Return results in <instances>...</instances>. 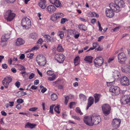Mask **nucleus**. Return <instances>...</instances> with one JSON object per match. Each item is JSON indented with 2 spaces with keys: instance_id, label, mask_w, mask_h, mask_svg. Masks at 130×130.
Returning <instances> with one entry per match:
<instances>
[{
  "instance_id": "nucleus-1",
  "label": "nucleus",
  "mask_w": 130,
  "mask_h": 130,
  "mask_svg": "<svg viewBox=\"0 0 130 130\" xmlns=\"http://www.w3.org/2000/svg\"><path fill=\"white\" fill-rule=\"evenodd\" d=\"M115 3H111L109 4V7L111 8H114L116 12H119L121 8L123 7L125 5L124 2L122 0H115Z\"/></svg>"
},
{
  "instance_id": "nucleus-2",
  "label": "nucleus",
  "mask_w": 130,
  "mask_h": 130,
  "mask_svg": "<svg viewBox=\"0 0 130 130\" xmlns=\"http://www.w3.org/2000/svg\"><path fill=\"white\" fill-rule=\"evenodd\" d=\"M115 83L114 80V81L107 83V85L108 86H112L110 88L109 91L112 95L116 96L119 94L120 92V89L118 86H112Z\"/></svg>"
},
{
  "instance_id": "nucleus-3",
  "label": "nucleus",
  "mask_w": 130,
  "mask_h": 130,
  "mask_svg": "<svg viewBox=\"0 0 130 130\" xmlns=\"http://www.w3.org/2000/svg\"><path fill=\"white\" fill-rule=\"evenodd\" d=\"M36 61L38 65L41 66H44L46 63V58L42 55H38L36 58Z\"/></svg>"
},
{
  "instance_id": "nucleus-4",
  "label": "nucleus",
  "mask_w": 130,
  "mask_h": 130,
  "mask_svg": "<svg viewBox=\"0 0 130 130\" xmlns=\"http://www.w3.org/2000/svg\"><path fill=\"white\" fill-rule=\"evenodd\" d=\"M15 14L12 12L10 10L7 11L4 14L5 19L8 22L11 21L15 18Z\"/></svg>"
},
{
  "instance_id": "nucleus-5",
  "label": "nucleus",
  "mask_w": 130,
  "mask_h": 130,
  "mask_svg": "<svg viewBox=\"0 0 130 130\" xmlns=\"http://www.w3.org/2000/svg\"><path fill=\"white\" fill-rule=\"evenodd\" d=\"M21 24L24 29H28L31 26L30 20L27 18H24L22 20Z\"/></svg>"
},
{
  "instance_id": "nucleus-6",
  "label": "nucleus",
  "mask_w": 130,
  "mask_h": 130,
  "mask_svg": "<svg viewBox=\"0 0 130 130\" xmlns=\"http://www.w3.org/2000/svg\"><path fill=\"white\" fill-rule=\"evenodd\" d=\"M120 101L123 105L129 104L130 103V96L127 95H122L121 97Z\"/></svg>"
},
{
  "instance_id": "nucleus-7",
  "label": "nucleus",
  "mask_w": 130,
  "mask_h": 130,
  "mask_svg": "<svg viewBox=\"0 0 130 130\" xmlns=\"http://www.w3.org/2000/svg\"><path fill=\"white\" fill-rule=\"evenodd\" d=\"M102 109L104 115L105 116H107L110 112L111 107L108 104H104L102 106Z\"/></svg>"
},
{
  "instance_id": "nucleus-8",
  "label": "nucleus",
  "mask_w": 130,
  "mask_h": 130,
  "mask_svg": "<svg viewBox=\"0 0 130 130\" xmlns=\"http://www.w3.org/2000/svg\"><path fill=\"white\" fill-rule=\"evenodd\" d=\"M94 62L95 66L99 68L101 66L103 62V59L102 57L99 56L97 57L94 60Z\"/></svg>"
},
{
  "instance_id": "nucleus-9",
  "label": "nucleus",
  "mask_w": 130,
  "mask_h": 130,
  "mask_svg": "<svg viewBox=\"0 0 130 130\" xmlns=\"http://www.w3.org/2000/svg\"><path fill=\"white\" fill-rule=\"evenodd\" d=\"M118 61L121 64H123L126 61L125 55L123 52L119 53L118 56Z\"/></svg>"
},
{
  "instance_id": "nucleus-10",
  "label": "nucleus",
  "mask_w": 130,
  "mask_h": 130,
  "mask_svg": "<svg viewBox=\"0 0 130 130\" xmlns=\"http://www.w3.org/2000/svg\"><path fill=\"white\" fill-rule=\"evenodd\" d=\"M109 8H106L105 9V13L106 16L109 18H112L114 15V11L116 12V11L114 8H111L109 6Z\"/></svg>"
},
{
  "instance_id": "nucleus-11",
  "label": "nucleus",
  "mask_w": 130,
  "mask_h": 130,
  "mask_svg": "<svg viewBox=\"0 0 130 130\" xmlns=\"http://www.w3.org/2000/svg\"><path fill=\"white\" fill-rule=\"evenodd\" d=\"M55 58L58 62L62 63L65 59V56L62 54H58L55 56Z\"/></svg>"
},
{
  "instance_id": "nucleus-12",
  "label": "nucleus",
  "mask_w": 130,
  "mask_h": 130,
  "mask_svg": "<svg viewBox=\"0 0 130 130\" xmlns=\"http://www.w3.org/2000/svg\"><path fill=\"white\" fill-rule=\"evenodd\" d=\"M120 82L121 84L123 86H128L130 83L129 79L125 76H123L121 78Z\"/></svg>"
},
{
  "instance_id": "nucleus-13",
  "label": "nucleus",
  "mask_w": 130,
  "mask_h": 130,
  "mask_svg": "<svg viewBox=\"0 0 130 130\" xmlns=\"http://www.w3.org/2000/svg\"><path fill=\"white\" fill-rule=\"evenodd\" d=\"M92 120L93 125L94 124H97L100 121L101 117L99 116L93 115L92 117Z\"/></svg>"
},
{
  "instance_id": "nucleus-14",
  "label": "nucleus",
  "mask_w": 130,
  "mask_h": 130,
  "mask_svg": "<svg viewBox=\"0 0 130 130\" xmlns=\"http://www.w3.org/2000/svg\"><path fill=\"white\" fill-rule=\"evenodd\" d=\"M12 79L10 77H6L3 80L2 83L5 88H7L9 83L11 82Z\"/></svg>"
},
{
  "instance_id": "nucleus-15",
  "label": "nucleus",
  "mask_w": 130,
  "mask_h": 130,
  "mask_svg": "<svg viewBox=\"0 0 130 130\" xmlns=\"http://www.w3.org/2000/svg\"><path fill=\"white\" fill-rule=\"evenodd\" d=\"M84 121L85 123L87 125L91 126L93 125L92 123V117L86 116L84 118Z\"/></svg>"
},
{
  "instance_id": "nucleus-16",
  "label": "nucleus",
  "mask_w": 130,
  "mask_h": 130,
  "mask_svg": "<svg viewBox=\"0 0 130 130\" xmlns=\"http://www.w3.org/2000/svg\"><path fill=\"white\" fill-rule=\"evenodd\" d=\"M121 120L119 119L115 118L113 119L112 125L114 127H118L120 126Z\"/></svg>"
},
{
  "instance_id": "nucleus-17",
  "label": "nucleus",
  "mask_w": 130,
  "mask_h": 130,
  "mask_svg": "<svg viewBox=\"0 0 130 130\" xmlns=\"http://www.w3.org/2000/svg\"><path fill=\"white\" fill-rule=\"evenodd\" d=\"M56 9L55 6L53 5L48 6L46 8V10L47 11L50 13H53Z\"/></svg>"
},
{
  "instance_id": "nucleus-18",
  "label": "nucleus",
  "mask_w": 130,
  "mask_h": 130,
  "mask_svg": "<svg viewBox=\"0 0 130 130\" xmlns=\"http://www.w3.org/2000/svg\"><path fill=\"white\" fill-rule=\"evenodd\" d=\"M10 32H9L8 33H5L4 35L1 38L2 41L3 42L6 41L7 39L10 38Z\"/></svg>"
},
{
  "instance_id": "nucleus-19",
  "label": "nucleus",
  "mask_w": 130,
  "mask_h": 130,
  "mask_svg": "<svg viewBox=\"0 0 130 130\" xmlns=\"http://www.w3.org/2000/svg\"><path fill=\"white\" fill-rule=\"evenodd\" d=\"M25 41L24 40L21 38H18L15 42V45L17 46H19L24 43Z\"/></svg>"
},
{
  "instance_id": "nucleus-20",
  "label": "nucleus",
  "mask_w": 130,
  "mask_h": 130,
  "mask_svg": "<svg viewBox=\"0 0 130 130\" xmlns=\"http://www.w3.org/2000/svg\"><path fill=\"white\" fill-rule=\"evenodd\" d=\"M93 98L92 97H90L88 99V105L87 107V109L93 104Z\"/></svg>"
},
{
  "instance_id": "nucleus-21",
  "label": "nucleus",
  "mask_w": 130,
  "mask_h": 130,
  "mask_svg": "<svg viewBox=\"0 0 130 130\" xmlns=\"http://www.w3.org/2000/svg\"><path fill=\"white\" fill-rule=\"evenodd\" d=\"M45 2V0H40V1L39 4V6L41 8L44 9L46 8Z\"/></svg>"
},
{
  "instance_id": "nucleus-22",
  "label": "nucleus",
  "mask_w": 130,
  "mask_h": 130,
  "mask_svg": "<svg viewBox=\"0 0 130 130\" xmlns=\"http://www.w3.org/2000/svg\"><path fill=\"white\" fill-rule=\"evenodd\" d=\"M94 96L95 98V103H96L99 101L101 95L100 94L95 93L94 94Z\"/></svg>"
},
{
  "instance_id": "nucleus-23",
  "label": "nucleus",
  "mask_w": 130,
  "mask_h": 130,
  "mask_svg": "<svg viewBox=\"0 0 130 130\" xmlns=\"http://www.w3.org/2000/svg\"><path fill=\"white\" fill-rule=\"evenodd\" d=\"M42 36L45 38L46 41L47 42H48L51 41V38L48 35L45 34L44 33H42Z\"/></svg>"
},
{
  "instance_id": "nucleus-24",
  "label": "nucleus",
  "mask_w": 130,
  "mask_h": 130,
  "mask_svg": "<svg viewBox=\"0 0 130 130\" xmlns=\"http://www.w3.org/2000/svg\"><path fill=\"white\" fill-rule=\"evenodd\" d=\"M36 126V125L33 123H27L25 125V127L26 128H30L31 129L34 128Z\"/></svg>"
},
{
  "instance_id": "nucleus-25",
  "label": "nucleus",
  "mask_w": 130,
  "mask_h": 130,
  "mask_svg": "<svg viewBox=\"0 0 130 130\" xmlns=\"http://www.w3.org/2000/svg\"><path fill=\"white\" fill-rule=\"evenodd\" d=\"M79 96L80 99L81 101H84L86 100V96L83 94L82 93L80 94Z\"/></svg>"
},
{
  "instance_id": "nucleus-26",
  "label": "nucleus",
  "mask_w": 130,
  "mask_h": 130,
  "mask_svg": "<svg viewBox=\"0 0 130 130\" xmlns=\"http://www.w3.org/2000/svg\"><path fill=\"white\" fill-rule=\"evenodd\" d=\"M56 15V13L53 14L52 15L51 17V19L53 21H55L56 20H59L58 17Z\"/></svg>"
},
{
  "instance_id": "nucleus-27",
  "label": "nucleus",
  "mask_w": 130,
  "mask_h": 130,
  "mask_svg": "<svg viewBox=\"0 0 130 130\" xmlns=\"http://www.w3.org/2000/svg\"><path fill=\"white\" fill-rule=\"evenodd\" d=\"M93 57L91 56H86L84 60L88 62L91 63Z\"/></svg>"
},
{
  "instance_id": "nucleus-28",
  "label": "nucleus",
  "mask_w": 130,
  "mask_h": 130,
  "mask_svg": "<svg viewBox=\"0 0 130 130\" xmlns=\"http://www.w3.org/2000/svg\"><path fill=\"white\" fill-rule=\"evenodd\" d=\"M64 31L63 30L58 31L57 33V35L60 37V38L62 39L64 37Z\"/></svg>"
},
{
  "instance_id": "nucleus-29",
  "label": "nucleus",
  "mask_w": 130,
  "mask_h": 130,
  "mask_svg": "<svg viewBox=\"0 0 130 130\" xmlns=\"http://www.w3.org/2000/svg\"><path fill=\"white\" fill-rule=\"evenodd\" d=\"M79 28L81 30L85 31L87 30V27L85 25L81 24L78 26Z\"/></svg>"
},
{
  "instance_id": "nucleus-30",
  "label": "nucleus",
  "mask_w": 130,
  "mask_h": 130,
  "mask_svg": "<svg viewBox=\"0 0 130 130\" xmlns=\"http://www.w3.org/2000/svg\"><path fill=\"white\" fill-rule=\"evenodd\" d=\"M122 72L126 73H130V66H128L125 68V69H122Z\"/></svg>"
},
{
  "instance_id": "nucleus-31",
  "label": "nucleus",
  "mask_w": 130,
  "mask_h": 130,
  "mask_svg": "<svg viewBox=\"0 0 130 130\" xmlns=\"http://www.w3.org/2000/svg\"><path fill=\"white\" fill-rule=\"evenodd\" d=\"M80 63L79 57V56L76 57L74 60V63L75 66L77 65Z\"/></svg>"
},
{
  "instance_id": "nucleus-32",
  "label": "nucleus",
  "mask_w": 130,
  "mask_h": 130,
  "mask_svg": "<svg viewBox=\"0 0 130 130\" xmlns=\"http://www.w3.org/2000/svg\"><path fill=\"white\" fill-rule=\"evenodd\" d=\"M74 97V95H69L66 96L65 98V103L67 105L68 103L69 99H71Z\"/></svg>"
},
{
  "instance_id": "nucleus-33",
  "label": "nucleus",
  "mask_w": 130,
  "mask_h": 130,
  "mask_svg": "<svg viewBox=\"0 0 130 130\" xmlns=\"http://www.w3.org/2000/svg\"><path fill=\"white\" fill-rule=\"evenodd\" d=\"M119 74L118 72H116L114 73L113 77L115 79V80H117L119 79Z\"/></svg>"
},
{
  "instance_id": "nucleus-34",
  "label": "nucleus",
  "mask_w": 130,
  "mask_h": 130,
  "mask_svg": "<svg viewBox=\"0 0 130 130\" xmlns=\"http://www.w3.org/2000/svg\"><path fill=\"white\" fill-rule=\"evenodd\" d=\"M37 37V33H33L31 34L29 36L30 38L32 39H35Z\"/></svg>"
},
{
  "instance_id": "nucleus-35",
  "label": "nucleus",
  "mask_w": 130,
  "mask_h": 130,
  "mask_svg": "<svg viewBox=\"0 0 130 130\" xmlns=\"http://www.w3.org/2000/svg\"><path fill=\"white\" fill-rule=\"evenodd\" d=\"M52 76H50L47 78V79L48 80L52 81L55 80L56 78V76L55 74Z\"/></svg>"
},
{
  "instance_id": "nucleus-36",
  "label": "nucleus",
  "mask_w": 130,
  "mask_h": 130,
  "mask_svg": "<svg viewBox=\"0 0 130 130\" xmlns=\"http://www.w3.org/2000/svg\"><path fill=\"white\" fill-rule=\"evenodd\" d=\"M60 83V82L59 80H57L53 82L52 84V85L56 87H58V85Z\"/></svg>"
},
{
  "instance_id": "nucleus-37",
  "label": "nucleus",
  "mask_w": 130,
  "mask_h": 130,
  "mask_svg": "<svg viewBox=\"0 0 130 130\" xmlns=\"http://www.w3.org/2000/svg\"><path fill=\"white\" fill-rule=\"evenodd\" d=\"M56 13V15L58 17V19L64 17V15L62 13L58 12Z\"/></svg>"
},
{
  "instance_id": "nucleus-38",
  "label": "nucleus",
  "mask_w": 130,
  "mask_h": 130,
  "mask_svg": "<svg viewBox=\"0 0 130 130\" xmlns=\"http://www.w3.org/2000/svg\"><path fill=\"white\" fill-rule=\"evenodd\" d=\"M54 5L57 7H60L61 6V4L59 0H57Z\"/></svg>"
},
{
  "instance_id": "nucleus-39",
  "label": "nucleus",
  "mask_w": 130,
  "mask_h": 130,
  "mask_svg": "<svg viewBox=\"0 0 130 130\" xmlns=\"http://www.w3.org/2000/svg\"><path fill=\"white\" fill-rule=\"evenodd\" d=\"M57 50L59 52H62L63 50V47L60 44H59L57 47Z\"/></svg>"
},
{
  "instance_id": "nucleus-40",
  "label": "nucleus",
  "mask_w": 130,
  "mask_h": 130,
  "mask_svg": "<svg viewBox=\"0 0 130 130\" xmlns=\"http://www.w3.org/2000/svg\"><path fill=\"white\" fill-rule=\"evenodd\" d=\"M57 98V95L55 94H53L51 95V99L53 101H55Z\"/></svg>"
},
{
  "instance_id": "nucleus-41",
  "label": "nucleus",
  "mask_w": 130,
  "mask_h": 130,
  "mask_svg": "<svg viewBox=\"0 0 130 130\" xmlns=\"http://www.w3.org/2000/svg\"><path fill=\"white\" fill-rule=\"evenodd\" d=\"M75 111L76 112L79 113L80 115H82L83 114V113L81 112L80 108L79 107H76V108Z\"/></svg>"
},
{
  "instance_id": "nucleus-42",
  "label": "nucleus",
  "mask_w": 130,
  "mask_h": 130,
  "mask_svg": "<svg viewBox=\"0 0 130 130\" xmlns=\"http://www.w3.org/2000/svg\"><path fill=\"white\" fill-rule=\"evenodd\" d=\"M47 75L50 76H51L55 74L53 71L50 70H48L47 71Z\"/></svg>"
},
{
  "instance_id": "nucleus-43",
  "label": "nucleus",
  "mask_w": 130,
  "mask_h": 130,
  "mask_svg": "<svg viewBox=\"0 0 130 130\" xmlns=\"http://www.w3.org/2000/svg\"><path fill=\"white\" fill-rule=\"evenodd\" d=\"M60 108L59 106L58 105L56 106L54 108V110L55 111L58 113H60V111H59V108Z\"/></svg>"
},
{
  "instance_id": "nucleus-44",
  "label": "nucleus",
  "mask_w": 130,
  "mask_h": 130,
  "mask_svg": "<svg viewBox=\"0 0 130 130\" xmlns=\"http://www.w3.org/2000/svg\"><path fill=\"white\" fill-rule=\"evenodd\" d=\"M76 103L74 102H71L70 103L69 107L70 108H73L75 106Z\"/></svg>"
},
{
  "instance_id": "nucleus-45",
  "label": "nucleus",
  "mask_w": 130,
  "mask_h": 130,
  "mask_svg": "<svg viewBox=\"0 0 130 130\" xmlns=\"http://www.w3.org/2000/svg\"><path fill=\"white\" fill-rule=\"evenodd\" d=\"M43 42V41L42 39H40L37 42V45H40V46H41V44Z\"/></svg>"
},
{
  "instance_id": "nucleus-46",
  "label": "nucleus",
  "mask_w": 130,
  "mask_h": 130,
  "mask_svg": "<svg viewBox=\"0 0 130 130\" xmlns=\"http://www.w3.org/2000/svg\"><path fill=\"white\" fill-rule=\"evenodd\" d=\"M39 47L40 45H37L35 46L32 48L31 50L32 51H36L39 49Z\"/></svg>"
},
{
  "instance_id": "nucleus-47",
  "label": "nucleus",
  "mask_w": 130,
  "mask_h": 130,
  "mask_svg": "<svg viewBox=\"0 0 130 130\" xmlns=\"http://www.w3.org/2000/svg\"><path fill=\"white\" fill-rule=\"evenodd\" d=\"M68 20L66 18H62L61 19L60 23L62 24H63L65 22L68 21Z\"/></svg>"
},
{
  "instance_id": "nucleus-48",
  "label": "nucleus",
  "mask_w": 130,
  "mask_h": 130,
  "mask_svg": "<svg viewBox=\"0 0 130 130\" xmlns=\"http://www.w3.org/2000/svg\"><path fill=\"white\" fill-rule=\"evenodd\" d=\"M17 103L19 104H21L23 103L24 102V101L23 99H18L17 100Z\"/></svg>"
},
{
  "instance_id": "nucleus-49",
  "label": "nucleus",
  "mask_w": 130,
  "mask_h": 130,
  "mask_svg": "<svg viewBox=\"0 0 130 130\" xmlns=\"http://www.w3.org/2000/svg\"><path fill=\"white\" fill-rule=\"evenodd\" d=\"M55 106L54 105H53L52 106H50V112L52 113H53V108L54 106Z\"/></svg>"
},
{
  "instance_id": "nucleus-50",
  "label": "nucleus",
  "mask_w": 130,
  "mask_h": 130,
  "mask_svg": "<svg viewBox=\"0 0 130 130\" xmlns=\"http://www.w3.org/2000/svg\"><path fill=\"white\" fill-rule=\"evenodd\" d=\"M99 46V44L97 42H94L93 44V47L94 48Z\"/></svg>"
},
{
  "instance_id": "nucleus-51",
  "label": "nucleus",
  "mask_w": 130,
  "mask_h": 130,
  "mask_svg": "<svg viewBox=\"0 0 130 130\" xmlns=\"http://www.w3.org/2000/svg\"><path fill=\"white\" fill-rule=\"evenodd\" d=\"M19 69L20 70L24 71L25 69L23 66L19 65Z\"/></svg>"
},
{
  "instance_id": "nucleus-52",
  "label": "nucleus",
  "mask_w": 130,
  "mask_h": 130,
  "mask_svg": "<svg viewBox=\"0 0 130 130\" xmlns=\"http://www.w3.org/2000/svg\"><path fill=\"white\" fill-rule=\"evenodd\" d=\"M37 109V108L34 107L30 108L29 109V110L30 111L34 112Z\"/></svg>"
},
{
  "instance_id": "nucleus-53",
  "label": "nucleus",
  "mask_w": 130,
  "mask_h": 130,
  "mask_svg": "<svg viewBox=\"0 0 130 130\" xmlns=\"http://www.w3.org/2000/svg\"><path fill=\"white\" fill-rule=\"evenodd\" d=\"M72 117L74 119H76L78 120H80V118L78 116H72Z\"/></svg>"
},
{
  "instance_id": "nucleus-54",
  "label": "nucleus",
  "mask_w": 130,
  "mask_h": 130,
  "mask_svg": "<svg viewBox=\"0 0 130 130\" xmlns=\"http://www.w3.org/2000/svg\"><path fill=\"white\" fill-rule=\"evenodd\" d=\"M21 73L22 74V76L24 77H25L26 75L28 74V73H26L25 71H23L21 72Z\"/></svg>"
},
{
  "instance_id": "nucleus-55",
  "label": "nucleus",
  "mask_w": 130,
  "mask_h": 130,
  "mask_svg": "<svg viewBox=\"0 0 130 130\" xmlns=\"http://www.w3.org/2000/svg\"><path fill=\"white\" fill-rule=\"evenodd\" d=\"M115 58V57H111L109 58L108 61V63H110L111 62V61L113 60Z\"/></svg>"
},
{
  "instance_id": "nucleus-56",
  "label": "nucleus",
  "mask_w": 130,
  "mask_h": 130,
  "mask_svg": "<svg viewBox=\"0 0 130 130\" xmlns=\"http://www.w3.org/2000/svg\"><path fill=\"white\" fill-rule=\"evenodd\" d=\"M78 18L79 20L82 21L84 22H86L87 21V20L83 18L80 17H79Z\"/></svg>"
},
{
  "instance_id": "nucleus-57",
  "label": "nucleus",
  "mask_w": 130,
  "mask_h": 130,
  "mask_svg": "<svg viewBox=\"0 0 130 130\" xmlns=\"http://www.w3.org/2000/svg\"><path fill=\"white\" fill-rule=\"evenodd\" d=\"M98 26L99 27V29L100 31H102L103 29L102 27L101 26V25L100 23L98 21Z\"/></svg>"
},
{
  "instance_id": "nucleus-58",
  "label": "nucleus",
  "mask_w": 130,
  "mask_h": 130,
  "mask_svg": "<svg viewBox=\"0 0 130 130\" xmlns=\"http://www.w3.org/2000/svg\"><path fill=\"white\" fill-rule=\"evenodd\" d=\"M15 85L16 86L17 88H18L20 86V83L19 82H17L15 83Z\"/></svg>"
},
{
  "instance_id": "nucleus-59",
  "label": "nucleus",
  "mask_w": 130,
  "mask_h": 130,
  "mask_svg": "<svg viewBox=\"0 0 130 130\" xmlns=\"http://www.w3.org/2000/svg\"><path fill=\"white\" fill-rule=\"evenodd\" d=\"M33 56V54L32 53H29L27 54V57L28 58H31Z\"/></svg>"
},
{
  "instance_id": "nucleus-60",
  "label": "nucleus",
  "mask_w": 130,
  "mask_h": 130,
  "mask_svg": "<svg viewBox=\"0 0 130 130\" xmlns=\"http://www.w3.org/2000/svg\"><path fill=\"white\" fill-rule=\"evenodd\" d=\"M2 67L4 69H6L7 67V66L6 64H4L2 65Z\"/></svg>"
},
{
  "instance_id": "nucleus-61",
  "label": "nucleus",
  "mask_w": 130,
  "mask_h": 130,
  "mask_svg": "<svg viewBox=\"0 0 130 130\" xmlns=\"http://www.w3.org/2000/svg\"><path fill=\"white\" fill-rule=\"evenodd\" d=\"M96 21V20L95 19H92L91 20V22L93 24H94Z\"/></svg>"
},
{
  "instance_id": "nucleus-62",
  "label": "nucleus",
  "mask_w": 130,
  "mask_h": 130,
  "mask_svg": "<svg viewBox=\"0 0 130 130\" xmlns=\"http://www.w3.org/2000/svg\"><path fill=\"white\" fill-rule=\"evenodd\" d=\"M34 74L33 73H32L29 76V78L30 79H31L32 78L34 77Z\"/></svg>"
},
{
  "instance_id": "nucleus-63",
  "label": "nucleus",
  "mask_w": 130,
  "mask_h": 130,
  "mask_svg": "<svg viewBox=\"0 0 130 130\" xmlns=\"http://www.w3.org/2000/svg\"><path fill=\"white\" fill-rule=\"evenodd\" d=\"M119 27H117L113 29L112 30L113 31H117L119 30Z\"/></svg>"
},
{
  "instance_id": "nucleus-64",
  "label": "nucleus",
  "mask_w": 130,
  "mask_h": 130,
  "mask_svg": "<svg viewBox=\"0 0 130 130\" xmlns=\"http://www.w3.org/2000/svg\"><path fill=\"white\" fill-rule=\"evenodd\" d=\"M39 80H36L34 81V84L35 85H37L39 84Z\"/></svg>"
}]
</instances>
